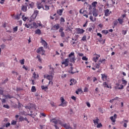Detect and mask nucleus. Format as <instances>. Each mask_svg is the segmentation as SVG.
<instances>
[{
  "mask_svg": "<svg viewBox=\"0 0 129 129\" xmlns=\"http://www.w3.org/2000/svg\"><path fill=\"white\" fill-rule=\"evenodd\" d=\"M69 58H71L70 60L72 63H74V62H75V55L74 52H71V53L69 55Z\"/></svg>",
  "mask_w": 129,
  "mask_h": 129,
  "instance_id": "nucleus-1",
  "label": "nucleus"
},
{
  "mask_svg": "<svg viewBox=\"0 0 129 129\" xmlns=\"http://www.w3.org/2000/svg\"><path fill=\"white\" fill-rule=\"evenodd\" d=\"M60 100L61 101V104L59 105V106H63V107L64 106H67V104L68 103V102H67V101H65V99H64V97H61L60 98Z\"/></svg>",
  "mask_w": 129,
  "mask_h": 129,
  "instance_id": "nucleus-2",
  "label": "nucleus"
},
{
  "mask_svg": "<svg viewBox=\"0 0 129 129\" xmlns=\"http://www.w3.org/2000/svg\"><path fill=\"white\" fill-rule=\"evenodd\" d=\"M37 53L41 54V55H44L45 53V50H44V47H40L36 50Z\"/></svg>",
  "mask_w": 129,
  "mask_h": 129,
  "instance_id": "nucleus-3",
  "label": "nucleus"
},
{
  "mask_svg": "<svg viewBox=\"0 0 129 129\" xmlns=\"http://www.w3.org/2000/svg\"><path fill=\"white\" fill-rule=\"evenodd\" d=\"M41 41L40 43L43 45L44 48H45V49H47L48 48V43L46 41H45L44 39H43L42 38H40Z\"/></svg>",
  "mask_w": 129,
  "mask_h": 129,
  "instance_id": "nucleus-4",
  "label": "nucleus"
},
{
  "mask_svg": "<svg viewBox=\"0 0 129 129\" xmlns=\"http://www.w3.org/2000/svg\"><path fill=\"white\" fill-rule=\"evenodd\" d=\"M62 65H64V67H67L69 65V59L66 58L64 60H62L61 62Z\"/></svg>",
  "mask_w": 129,
  "mask_h": 129,
  "instance_id": "nucleus-5",
  "label": "nucleus"
},
{
  "mask_svg": "<svg viewBox=\"0 0 129 129\" xmlns=\"http://www.w3.org/2000/svg\"><path fill=\"white\" fill-rule=\"evenodd\" d=\"M77 34H82L84 32H85V30H84L83 29H81L80 28H76V29Z\"/></svg>",
  "mask_w": 129,
  "mask_h": 129,
  "instance_id": "nucleus-6",
  "label": "nucleus"
},
{
  "mask_svg": "<svg viewBox=\"0 0 129 129\" xmlns=\"http://www.w3.org/2000/svg\"><path fill=\"white\" fill-rule=\"evenodd\" d=\"M60 124L61 126H63L66 129H74L70 125H68L67 123H60Z\"/></svg>",
  "mask_w": 129,
  "mask_h": 129,
  "instance_id": "nucleus-7",
  "label": "nucleus"
},
{
  "mask_svg": "<svg viewBox=\"0 0 129 129\" xmlns=\"http://www.w3.org/2000/svg\"><path fill=\"white\" fill-rule=\"evenodd\" d=\"M115 89H123V85H119V84L116 83L115 85Z\"/></svg>",
  "mask_w": 129,
  "mask_h": 129,
  "instance_id": "nucleus-8",
  "label": "nucleus"
},
{
  "mask_svg": "<svg viewBox=\"0 0 129 129\" xmlns=\"http://www.w3.org/2000/svg\"><path fill=\"white\" fill-rule=\"evenodd\" d=\"M94 56H95L93 58V61H94V62H95V63H96V62H97V61L98 60V59H99L100 57V55L95 54Z\"/></svg>",
  "mask_w": 129,
  "mask_h": 129,
  "instance_id": "nucleus-9",
  "label": "nucleus"
},
{
  "mask_svg": "<svg viewBox=\"0 0 129 129\" xmlns=\"http://www.w3.org/2000/svg\"><path fill=\"white\" fill-rule=\"evenodd\" d=\"M64 28L63 27H61L59 30V32L60 33V36L62 38H64L65 37V33L63 32Z\"/></svg>",
  "mask_w": 129,
  "mask_h": 129,
  "instance_id": "nucleus-10",
  "label": "nucleus"
},
{
  "mask_svg": "<svg viewBox=\"0 0 129 129\" xmlns=\"http://www.w3.org/2000/svg\"><path fill=\"white\" fill-rule=\"evenodd\" d=\"M117 117V115L114 114L113 116L110 117V119H111L112 122H115L116 118Z\"/></svg>",
  "mask_w": 129,
  "mask_h": 129,
  "instance_id": "nucleus-11",
  "label": "nucleus"
},
{
  "mask_svg": "<svg viewBox=\"0 0 129 129\" xmlns=\"http://www.w3.org/2000/svg\"><path fill=\"white\" fill-rule=\"evenodd\" d=\"M110 14H111V11H109V9L104 10V16H105V17H108Z\"/></svg>",
  "mask_w": 129,
  "mask_h": 129,
  "instance_id": "nucleus-12",
  "label": "nucleus"
},
{
  "mask_svg": "<svg viewBox=\"0 0 129 129\" xmlns=\"http://www.w3.org/2000/svg\"><path fill=\"white\" fill-rule=\"evenodd\" d=\"M31 29H37L38 28V25H37V23L34 22H31Z\"/></svg>",
  "mask_w": 129,
  "mask_h": 129,
  "instance_id": "nucleus-13",
  "label": "nucleus"
},
{
  "mask_svg": "<svg viewBox=\"0 0 129 129\" xmlns=\"http://www.w3.org/2000/svg\"><path fill=\"white\" fill-rule=\"evenodd\" d=\"M101 76H102V80H103V81H106L107 79V75L105 74H101Z\"/></svg>",
  "mask_w": 129,
  "mask_h": 129,
  "instance_id": "nucleus-14",
  "label": "nucleus"
},
{
  "mask_svg": "<svg viewBox=\"0 0 129 129\" xmlns=\"http://www.w3.org/2000/svg\"><path fill=\"white\" fill-rule=\"evenodd\" d=\"M103 86H104V88L106 87L107 88H110V89H111V88H112L111 87V86H109L106 82H104L103 83Z\"/></svg>",
  "mask_w": 129,
  "mask_h": 129,
  "instance_id": "nucleus-15",
  "label": "nucleus"
},
{
  "mask_svg": "<svg viewBox=\"0 0 129 129\" xmlns=\"http://www.w3.org/2000/svg\"><path fill=\"white\" fill-rule=\"evenodd\" d=\"M31 26H32V21H31V20L29 21V23L27 22L26 24H25V27L27 28H30V27L31 28Z\"/></svg>",
  "mask_w": 129,
  "mask_h": 129,
  "instance_id": "nucleus-16",
  "label": "nucleus"
},
{
  "mask_svg": "<svg viewBox=\"0 0 129 129\" xmlns=\"http://www.w3.org/2000/svg\"><path fill=\"white\" fill-rule=\"evenodd\" d=\"M70 82L71 83L70 84V85L72 86V85H74V84L76 83L77 81L74 79H73L71 80Z\"/></svg>",
  "mask_w": 129,
  "mask_h": 129,
  "instance_id": "nucleus-17",
  "label": "nucleus"
},
{
  "mask_svg": "<svg viewBox=\"0 0 129 129\" xmlns=\"http://www.w3.org/2000/svg\"><path fill=\"white\" fill-rule=\"evenodd\" d=\"M3 96L6 97V98H7V99H8V98H9V99H10V98H14V96H13L10 94L4 95Z\"/></svg>",
  "mask_w": 129,
  "mask_h": 129,
  "instance_id": "nucleus-18",
  "label": "nucleus"
},
{
  "mask_svg": "<svg viewBox=\"0 0 129 129\" xmlns=\"http://www.w3.org/2000/svg\"><path fill=\"white\" fill-rule=\"evenodd\" d=\"M46 78L48 80L51 81L53 79V76L52 75H46Z\"/></svg>",
  "mask_w": 129,
  "mask_h": 129,
  "instance_id": "nucleus-19",
  "label": "nucleus"
},
{
  "mask_svg": "<svg viewBox=\"0 0 129 129\" xmlns=\"http://www.w3.org/2000/svg\"><path fill=\"white\" fill-rule=\"evenodd\" d=\"M60 28V25L59 24H56L53 26L54 30H58Z\"/></svg>",
  "mask_w": 129,
  "mask_h": 129,
  "instance_id": "nucleus-20",
  "label": "nucleus"
},
{
  "mask_svg": "<svg viewBox=\"0 0 129 129\" xmlns=\"http://www.w3.org/2000/svg\"><path fill=\"white\" fill-rule=\"evenodd\" d=\"M37 9H38V10H41V9H43V5H42V4L41 3H38L37 4Z\"/></svg>",
  "mask_w": 129,
  "mask_h": 129,
  "instance_id": "nucleus-21",
  "label": "nucleus"
},
{
  "mask_svg": "<svg viewBox=\"0 0 129 129\" xmlns=\"http://www.w3.org/2000/svg\"><path fill=\"white\" fill-rule=\"evenodd\" d=\"M93 122L95 125H96V124H98V122H99V119L97 117L95 119L93 120Z\"/></svg>",
  "mask_w": 129,
  "mask_h": 129,
  "instance_id": "nucleus-22",
  "label": "nucleus"
},
{
  "mask_svg": "<svg viewBox=\"0 0 129 129\" xmlns=\"http://www.w3.org/2000/svg\"><path fill=\"white\" fill-rule=\"evenodd\" d=\"M101 64V63L100 62H99V61H98V63H96L95 65V68H96L97 69H99V68H100Z\"/></svg>",
  "mask_w": 129,
  "mask_h": 129,
  "instance_id": "nucleus-23",
  "label": "nucleus"
},
{
  "mask_svg": "<svg viewBox=\"0 0 129 129\" xmlns=\"http://www.w3.org/2000/svg\"><path fill=\"white\" fill-rule=\"evenodd\" d=\"M35 33L37 35H41V34H42V32L41 31V30H40L39 29L36 30L35 31Z\"/></svg>",
  "mask_w": 129,
  "mask_h": 129,
  "instance_id": "nucleus-24",
  "label": "nucleus"
},
{
  "mask_svg": "<svg viewBox=\"0 0 129 129\" xmlns=\"http://www.w3.org/2000/svg\"><path fill=\"white\" fill-rule=\"evenodd\" d=\"M97 2H93L92 3V7L93 8H94V9H95L96 8V6H97Z\"/></svg>",
  "mask_w": 129,
  "mask_h": 129,
  "instance_id": "nucleus-25",
  "label": "nucleus"
},
{
  "mask_svg": "<svg viewBox=\"0 0 129 129\" xmlns=\"http://www.w3.org/2000/svg\"><path fill=\"white\" fill-rule=\"evenodd\" d=\"M118 21L119 22L120 25H122V24L123 23V18H119L118 19Z\"/></svg>",
  "mask_w": 129,
  "mask_h": 129,
  "instance_id": "nucleus-26",
  "label": "nucleus"
},
{
  "mask_svg": "<svg viewBox=\"0 0 129 129\" xmlns=\"http://www.w3.org/2000/svg\"><path fill=\"white\" fill-rule=\"evenodd\" d=\"M91 22H95L96 21V18H93V16H90L89 18Z\"/></svg>",
  "mask_w": 129,
  "mask_h": 129,
  "instance_id": "nucleus-27",
  "label": "nucleus"
},
{
  "mask_svg": "<svg viewBox=\"0 0 129 129\" xmlns=\"http://www.w3.org/2000/svg\"><path fill=\"white\" fill-rule=\"evenodd\" d=\"M21 10L23 12H27V6L23 5Z\"/></svg>",
  "mask_w": 129,
  "mask_h": 129,
  "instance_id": "nucleus-28",
  "label": "nucleus"
},
{
  "mask_svg": "<svg viewBox=\"0 0 129 129\" xmlns=\"http://www.w3.org/2000/svg\"><path fill=\"white\" fill-rule=\"evenodd\" d=\"M122 84H123L125 86L127 84V81H125L124 78L122 79Z\"/></svg>",
  "mask_w": 129,
  "mask_h": 129,
  "instance_id": "nucleus-29",
  "label": "nucleus"
},
{
  "mask_svg": "<svg viewBox=\"0 0 129 129\" xmlns=\"http://www.w3.org/2000/svg\"><path fill=\"white\" fill-rule=\"evenodd\" d=\"M51 121L54 123V124H57V123H58V121H59V120H57L56 119H52Z\"/></svg>",
  "mask_w": 129,
  "mask_h": 129,
  "instance_id": "nucleus-30",
  "label": "nucleus"
},
{
  "mask_svg": "<svg viewBox=\"0 0 129 129\" xmlns=\"http://www.w3.org/2000/svg\"><path fill=\"white\" fill-rule=\"evenodd\" d=\"M62 13H63V10H62L61 9L58 10L57 11V13L59 16H62Z\"/></svg>",
  "mask_w": 129,
  "mask_h": 129,
  "instance_id": "nucleus-31",
  "label": "nucleus"
},
{
  "mask_svg": "<svg viewBox=\"0 0 129 129\" xmlns=\"http://www.w3.org/2000/svg\"><path fill=\"white\" fill-rule=\"evenodd\" d=\"M29 6L31 9H33L35 6V4L33 2H31L29 3Z\"/></svg>",
  "mask_w": 129,
  "mask_h": 129,
  "instance_id": "nucleus-32",
  "label": "nucleus"
},
{
  "mask_svg": "<svg viewBox=\"0 0 129 129\" xmlns=\"http://www.w3.org/2000/svg\"><path fill=\"white\" fill-rule=\"evenodd\" d=\"M43 10H45V11H48L49 10V6L47 5H45L44 7H43Z\"/></svg>",
  "mask_w": 129,
  "mask_h": 129,
  "instance_id": "nucleus-33",
  "label": "nucleus"
},
{
  "mask_svg": "<svg viewBox=\"0 0 129 129\" xmlns=\"http://www.w3.org/2000/svg\"><path fill=\"white\" fill-rule=\"evenodd\" d=\"M93 16L94 17H95V18H96V17H97V16H98V14H97V12H96L95 11H93Z\"/></svg>",
  "mask_w": 129,
  "mask_h": 129,
  "instance_id": "nucleus-34",
  "label": "nucleus"
},
{
  "mask_svg": "<svg viewBox=\"0 0 129 129\" xmlns=\"http://www.w3.org/2000/svg\"><path fill=\"white\" fill-rule=\"evenodd\" d=\"M31 91L32 92H36V87L32 86L31 88Z\"/></svg>",
  "mask_w": 129,
  "mask_h": 129,
  "instance_id": "nucleus-35",
  "label": "nucleus"
},
{
  "mask_svg": "<svg viewBox=\"0 0 129 129\" xmlns=\"http://www.w3.org/2000/svg\"><path fill=\"white\" fill-rule=\"evenodd\" d=\"M33 77L36 79V78H39V75H37V74H36V73L34 72L33 73Z\"/></svg>",
  "mask_w": 129,
  "mask_h": 129,
  "instance_id": "nucleus-36",
  "label": "nucleus"
},
{
  "mask_svg": "<svg viewBox=\"0 0 129 129\" xmlns=\"http://www.w3.org/2000/svg\"><path fill=\"white\" fill-rule=\"evenodd\" d=\"M37 15L36 14H34L33 13V14L32 15V16H31V19H32L33 20H35V19H36V18H37Z\"/></svg>",
  "mask_w": 129,
  "mask_h": 129,
  "instance_id": "nucleus-37",
  "label": "nucleus"
},
{
  "mask_svg": "<svg viewBox=\"0 0 129 129\" xmlns=\"http://www.w3.org/2000/svg\"><path fill=\"white\" fill-rule=\"evenodd\" d=\"M19 121H24L25 120V118L23 116H20L19 118Z\"/></svg>",
  "mask_w": 129,
  "mask_h": 129,
  "instance_id": "nucleus-38",
  "label": "nucleus"
},
{
  "mask_svg": "<svg viewBox=\"0 0 129 129\" xmlns=\"http://www.w3.org/2000/svg\"><path fill=\"white\" fill-rule=\"evenodd\" d=\"M20 63L21 65H24L25 64V59H23L20 60Z\"/></svg>",
  "mask_w": 129,
  "mask_h": 129,
  "instance_id": "nucleus-39",
  "label": "nucleus"
},
{
  "mask_svg": "<svg viewBox=\"0 0 129 129\" xmlns=\"http://www.w3.org/2000/svg\"><path fill=\"white\" fill-rule=\"evenodd\" d=\"M37 58L38 59V61L40 62V63L42 62V58H41V56L40 55H37Z\"/></svg>",
  "mask_w": 129,
  "mask_h": 129,
  "instance_id": "nucleus-40",
  "label": "nucleus"
},
{
  "mask_svg": "<svg viewBox=\"0 0 129 129\" xmlns=\"http://www.w3.org/2000/svg\"><path fill=\"white\" fill-rule=\"evenodd\" d=\"M11 124L13 125H16L17 124V121L15 120H12L11 122Z\"/></svg>",
  "mask_w": 129,
  "mask_h": 129,
  "instance_id": "nucleus-41",
  "label": "nucleus"
},
{
  "mask_svg": "<svg viewBox=\"0 0 129 129\" xmlns=\"http://www.w3.org/2000/svg\"><path fill=\"white\" fill-rule=\"evenodd\" d=\"M70 73H71V74H74V73H76V72L73 71V67H71Z\"/></svg>",
  "mask_w": 129,
  "mask_h": 129,
  "instance_id": "nucleus-42",
  "label": "nucleus"
},
{
  "mask_svg": "<svg viewBox=\"0 0 129 129\" xmlns=\"http://www.w3.org/2000/svg\"><path fill=\"white\" fill-rule=\"evenodd\" d=\"M71 43L72 46H73V47H75V46H76V45L77 44V43L74 41H71Z\"/></svg>",
  "mask_w": 129,
  "mask_h": 129,
  "instance_id": "nucleus-43",
  "label": "nucleus"
},
{
  "mask_svg": "<svg viewBox=\"0 0 129 129\" xmlns=\"http://www.w3.org/2000/svg\"><path fill=\"white\" fill-rule=\"evenodd\" d=\"M97 124V127L98 128H99L102 127V124H101V123H98V124Z\"/></svg>",
  "mask_w": 129,
  "mask_h": 129,
  "instance_id": "nucleus-44",
  "label": "nucleus"
},
{
  "mask_svg": "<svg viewBox=\"0 0 129 129\" xmlns=\"http://www.w3.org/2000/svg\"><path fill=\"white\" fill-rule=\"evenodd\" d=\"M33 14H34V15H36V16H38V15H39V11L35 10L34 11V13Z\"/></svg>",
  "mask_w": 129,
  "mask_h": 129,
  "instance_id": "nucleus-45",
  "label": "nucleus"
},
{
  "mask_svg": "<svg viewBox=\"0 0 129 129\" xmlns=\"http://www.w3.org/2000/svg\"><path fill=\"white\" fill-rule=\"evenodd\" d=\"M22 19H23V21H24V22H26V21H27V20H28V17H24V16L23 15L22 16Z\"/></svg>",
  "mask_w": 129,
  "mask_h": 129,
  "instance_id": "nucleus-46",
  "label": "nucleus"
},
{
  "mask_svg": "<svg viewBox=\"0 0 129 129\" xmlns=\"http://www.w3.org/2000/svg\"><path fill=\"white\" fill-rule=\"evenodd\" d=\"M82 59L84 60V61H87L88 60V58L86 57V56H83Z\"/></svg>",
  "mask_w": 129,
  "mask_h": 129,
  "instance_id": "nucleus-47",
  "label": "nucleus"
},
{
  "mask_svg": "<svg viewBox=\"0 0 129 129\" xmlns=\"http://www.w3.org/2000/svg\"><path fill=\"white\" fill-rule=\"evenodd\" d=\"M37 27H41L42 26V25L41 24V22L40 21H38L37 23Z\"/></svg>",
  "mask_w": 129,
  "mask_h": 129,
  "instance_id": "nucleus-48",
  "label": "nucleus"
},
{
  "mask_svg": "<svg viewBox=\"0 0 129 129\" xmlns=\"http://www.w3.org/2000/svg\"><path fill=\"white\" fill-rule=\"evenodd\" d=\"M113 24H114V26H117V24H118V22L117 21V20H115L113 22Z\"/></svg>",
  "mask_w": 129,
  "mask_h": 129,
  "instance_id": "nucleus-49",
  "label": "nucleus"
},
{
  "mask_svg": "<svg viewBox=\"0 0 129 129\" xmlns=\"http://www.w3.org/2000/svg\"><path fill=\"white\" fill-rule=\"evenodd\" d=\"M3 107H4L5 108H7V109H9V108H10V106H9V105H4Z\"/></svg>",
  "mask_w": 129,
  "mask_h": 129,
  "instance_id": "nucleus-50",
  "label": "nucleus"
},
{
  "mask_svg": "<svg viewBox=\"0 0 129 129\" xmlns=\"http://www.w3.org/2000/svg\"><path fill=\"white\" fill-rule=\"evenodd\" d=\"M82 41H84V42H85L86 41V36H84L82 38Z\"/></svg>",
  "mask_w": 129,
  "mask_h": 129,
  "instance_id": "nucleus-51",
  "label": "nucleus"
},
{
  "mask_svg": "<svg viewBox=\"0 0 129 129\" xmlns=\"http://www.w3.org/2000/svg\"><path fill=\"white\" fill-rule=\"evenodd\" d=\"M15 19H16V20H20V15H17L15 16Z\"/></svg>",
  "mask_w": 129,
  "mask_h": 129,
  "instance_id": "nucleus-52",
  "label": "nucleus"
},
{
  "mask_svg": "<svg viewBox=\"0 0 129 129\" xmlns=\"http://www.w3.org/2000/svg\"><path fill=\"white\" fill-rule=\"evenodd\" d=\"M65 22V19L63 17L60 18V23H64Z\"/></svg>",
  "mask_w": 129,
  "mask_h": 129,
  "instance_id": "nucleus-53",
  "label": "nucleus"
},
{
  "mask_svg": "<svg viewBox=\"0 0 129 129\" xmlns=\"http://www.w3.org/2000/svg\"><path fill=\"white\" fill-rule=\"evenodd\" d=\"M104 61H105V59L103 58V59H102V60H99L98 61V62H99V63H101H101H103V62H104Z\"/></svg>",
  "mask_w": 129,
  "mask_h": 129,
  "instance_id": "nucleus-54",
  "label": "nucleus"
},
{
  "mask_svg": "<svg viewBox=\"0 0 129 129\" xmlns=\"http://www.w3.org/2000/svg\"><path fill=\"white\" fill-rule=\"evenodd\" d=\"M14 32H17L18 31V26L13 28Z\"/></svg>",
  "mask_w": 129,
  "mask_h": 129,
  "instance_id": "nucleus-55",
  "label": "nucleus"
},
{
  "mask_svg": "<svg viewBox=\"0 0 129 129\" xmlns=\"http://www.w3.org/2000/svg\"><path fill=\"white\" fill-rule=\"evenodd\" d=\"M50 104L53 106V107H54L55 106H56L55 103H54V102H51Z\"/></svg>",
  "mask_w": 129,
  "mask_h": 129,
  "instance_id": "nucleus-56",
  "label": "nucleus"
},
{
  "mask_svg": "<svg viewBox=\"0 0 129 129\" xmlns=\"http://www.w3.org/2000/svg\"><path fill=\"white\" fill-rule=\"evenodd\" d=\"M41 88L42 90H44V89H48V87L47 86H41Z\"/></svg>",
  "mask_w": 129,
  "mask_h": 129,
  "instance_id": "nucleus-57",
  "label": "nucleus"
},
{
  "mask_svg": "<svg viewBox=\"0 0 129 129\" xmlns=\"http://www.w3.org/2000/svg\"><path fill=\"white\" fill-rule=\"evenodd\" d=\"M102 33L105 34L106 35L108 33V31L107 30H102Z\"/></svg>",
  "mask_w": 129,
  "mask_h": 129,
  "instance_id": "nucleus-58",
  "label": "nucleus"
},
{
  "mask_svg": "<svg viewBox=\"0 0 129 129\" xmlns=\"http://www.w3.org/2000/svg\"><path fill=\"white\" fill-rule=\"evenodd\" d=\"M11 125V123H7L6 124V127H9V126H10Z\"/></svg>",
  "mask_w": 129,
  "mask_h": 129,
  "instance_id": "nucleus-59",
  "label": "nucleus"
},
{
  "mask_svg": "<svg viewBox=\"0 0 129 129\" xmlns=\"http://www.w3.org/2000/svg\"><path fill=\"white\" fill-rule=\"evenodd\" d=\"M78 55L80 56V57H83V56H84V54L82 53H79Z\"/></svg>",
  "mask_w": 129,
  "mask_h": 129,
  "instance_id": "nucleus-60",
  "label": "nucleus"
},
{
  "mask_svg": "<svg viewBox=\"0 0 129 129\" xmlns=\"http://www.w3.org/2000/svg\"><path fill=\"white\" fill-rule=\"evenodd\" d=\"M126 30H122V34L123 35H126Z\"/></svg>",
  "mask_w": 129,
  "mask_h": 129,
  "instance_id": "nucleus-61",
  "label": "nucleus"
},
{
  "mask_svg": "<svg viewBox=\"0 0 129 129\" xmlns=\"http://www.w3.org/2000/svg\"><path fill=\"white\" fill-rule=\"evenodd\" d=\"M84 120H87V116L86 115H84Z\"/></svg>",
  "mask_w": 129,
  "mask_h": 129,
  "instance_id": "nucleus-62",
  "label": "nucleus"
},
{
  "mask_svg": "<svg viewBox=\"0 0 129 129\" xmlns=\"http://www.w3.org/2000/svg\"><path fill=\"white\" fill-rule=\"evenodd\" d=\"M72 99H73V100H76V97L74 96H72L71 97Z\"/></svg>",
  "mask_w": 129,
  "mask_h": 129,
  "instance_id": "nucleus-63",
  "label": "nucleus"
},
{
  "mask_svg": "<svg viewBox=\"0 0 129 129\" xmlns=\"http://www.w3.org/2000/svg\"><path fill=\"white\" fill-rule=\"evenodd\" d=\"M77 124H73V126H74V127H73V128H74V129H76V126H77Z\"/></svg>",
  "mask_w": 129,
  "mask_h": 129,
  "instance_id": "nucleus-64",
  "label": "nucleus"
}]
</instances>
